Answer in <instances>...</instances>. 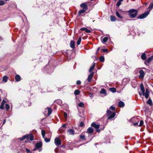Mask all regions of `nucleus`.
<instances>
[{
	"instance_id": "obj_47",
	"label": "nucleus",
	"mask_w": 153,
	"mask_h": 153,
	"mask_svg": "<svg viewBox=\"0 0 153 153\" xmlns=\"http://www.w3.org/2000/svg\"><path fill=\"white\" fill-rule=\"evenodd\" d=\"M110 109L111 110H112L113 111L115 110V107H113V106H111L110 107Z\"/></svg>"
},
{
	"instance_id": "obj_37",
	"label": "nucleus",
	"mask_w": 153,
	"mask_h": 153,
	"mask_svg": "<svg viewBox=\"0 0 153 153\" xmlns=\"http://www.w3.org/2000/svg\"><path fill=\"white\" fill-rule=\"evenodd\" d=\"M110 91L113 92V93H115V88H111L109 89Z\"/></svg>"
},
{
	"instance_id": "obj_29",
	"label": "nucleus",
	"mask_w": 153,
	"mask_h": 153,
	"mask_svg": "<svg viewBox=\"0 0 153 153\" xmlns=\"http://www.w3.org/2000/svg\"><path fill=\"white\" fill-rule=\"evenodd\" d=\"M99 59L100 61H101L102 62H103L105 60V58L104 56H101L100 58Z\"/></svg>"
},
{
	"instance_id": "obj_49",
	"label": "nucleus",
	"mask_w": 153,
	"mask_h": 153,
	"mask_svg": "<svg viewBox=\"0 0 153 153\" xmlns=\"http://www.w3.org/2000/svg\"><path fill=\"white\" fill-rule=\"evenodd\" d=\"M64 117L65 119L67 118V114L65 112H64Z\"/></svg>"
},
{
	"instance_id": "obj_16",
	"label": "nucleus",
	"mask_w": 153,
	"mask_h": 153,
	"mask_svg": "<svg viewBox=\"0 0 153 153\" xmlns=\"http://www.w3.org/2000/svg\"><path fill=\"white\" fill-rule=\"evenodd\" d=\"M125 105L124 103L122 101H120L118 103V106L120 108L123 107Z\"/></svg>"
},
{
	"instance_id": "obj_3",
	"label": "nucleus",
	"mask_w": 153,
	"mask_h": 153,
	"mask_svg": "<svg viewBox=\"0 0 153 153\" xmlns=\"http://www.w3.org/2000/svg\"><path fill=\"white\" fill-rule=\"evenodd\" d=\"M91 127H93L95 128L96 131L97 132H100V131L103 130L104 128V126L100 127V125L97 124L94 122L92 123L91 125Z\"/></svg>"
},
{
	"instance_id": "obj_54",
	"label": "nucleus",
	"mask_w": 153,
	"mask_h": 153,
	"mask_svg": "<svg viewBox=\"0 0 153 153\" xmlns=\"http://www.w3.org/2000/svg\"><path fill=\"white\" fill-rule=\"evenodd\" d=\"M6 119H4V121H3V123H2V124H3V125L5 123V122H6Z\"/></svg>"
},
{
	"instance_id": "obj_21",
	"label": "nucleus",
	"mask_w": 153,
	"mask_h": 153,
	"mask_svg": "<svg viewBox=\"0 0 153 153\" xmlns=\"http://www.w3.org/2000/svg\"><path fill=\"white\" fill-rule=\"evenodd\" d=\"M86 10L84 9L82 10H80L78 14V16H80L81 13H85V12Z\"/></svg>"
},
{
	"instance_id": "obj_36",
	"label": "nucleus",
	"mask_w": 153,
	"mask_h": 153,
	"mask_svg": "<svg viewBox=\"0 0 153 153\" xmlns=\"http://www.w3.org/2000/svg\"><path fill=\"white\" fill-rule=\"evenodd\" d=\"M110 19L111 21H115V16H110Z\"/></svg>"
},
{
	"instance_id": "obj_11",
	"label": "nucleus",
	"mask_w": 153,
	"mask_h": 153,
	"mask_svg": "<svg viewBox=\"0 0 153 153\" xmlns=\"http://www.w3.org/2000/svg\"><path fill=\"white\" fill-rule=\"evenodd\" d=\"M139 73L140 74V75L139 76V77L140 78L143 79L144 75L145 73L143 70H140L139 71Z\"/></svg>"
},
{
	"instance_id": "obj_7",
	"label": "nucleus",
	"mask_w": 153,
	"mask_h": 153,
	"mask_svg": "<svg viewBox=\"0 0 153 153\" xmlns=\"http://www.w3.org/2000/svg\"><path fill=\"white\" fill-rule=\"evenodd\" d=\"M54 143L57 146L61 144V141L59 137H56L55 139Z\"/></svg>"
},
{
	"instance_id": "obj_43",
	"label": "nucleus",
	"mask_w": 153,
	"mask_h": 153,
	"mask_svg": "<svg viewBox=\"0 0 153 153\" xmlns=\"http://www.w3.org/2000/svg\"><path fill=\"white\" fill-rule=\"evenodd\" d=\"M143 124V120H141L140 122V123L139 125V126H141Z\"/></svg>"
},
{
	"instance_id": "obj_1",
	"label": "nucleus",
	"mask_w": 153,
	"mask_h": 153,
	"mask_svg": "<svg viewBox=\"0 0 153 153\" xmlns=\"http://www.w3.org/2000/svg\"><path fill=\"white\" fill-rule=\"evenodd\" d=\"M153 8V3H151L148 9H149L150 10L149 11H146L140 15L138 16V19H142L144 18H145L149 14V11L150 10Z\"/></svg>"
},
{
	"instance_id": "obj_15",
	"label": "nucleus",
	"mask_w": 153,
	"mask_h": 153,
	"mask_svg": "<svg viewBox=\"0 0 153 153\" xmlns=\"http://www.w3.org/2000/svg\"><path fill=\"white\" fill-rule=\"evenodd\" d=\"M67 132L69 133V134L71 135H74V131L73 129H68L67 131Z\"/></svg>"
},
{
	"instance_id": "obj_50",
	"label": "nucleus",
	"mask_w": 153,
	"mask_h": 153,
	"mask_svg": "<svg viewBox=\"0 0 153 153\" xmlns=\"http://www.w3.org/2000/svg\"><path fill=\"white\" fill-rule=\"evenodd\" d=\"M84 124L83 122H81L79 124V126L81 127H82L84 126Z\"/></svg>"
},
{
	"instance_id": "obj_62",
	"label": "nucleus",
	"mask_w": 153,
	"mask_h": 153,
	"mask_svg": "<svg viewBox=\"0 0 153 153\" xmlns=\"http://www.w3.org/2000/svg\"><path fill=\"white\" fill-rule=\"evenodd\" d=\"M91 1H93L94 0H90Z\"/></svg>"
},
{
	"instance_id": "obj_17",
	"label": "nucleus",
	"mask_w": 153,
	"mask_h": 153,
	"mask_svg": "<svg viewBox=\"0 0 153 153\" xmlns=\"http://www.w3.org/2000/svg\"><path fill=\"white\" fill-rule=\"evenodd\" d=\"M70 47L73 49L75 48V42L74 41H71L70 43Z\"/></svg>"
},
{
	"instance_id": "obj_18",
	"label": "nucleus",
	"mask_w": 153,
	"mask_h": 153,
	"mask_svg": "<svg viewBox=\"0 0 153 153\" xmlns=\"http://www.w3.org/2000/svg\"><path fill=\"white\" fill-rule=\"evenodd\" d=\"M15 79L16 81L19 82L20 80L21 77L19 75H16L15 76Z\"/></svg>"
},
{
	"instance_id": "obj_23",
	"label": "nucleus",
	"mask_w": 153,
	"mask_h": 153,
	"mask_svg": "<svg viewBox=\"0 0 153 153\" xmlns=\"http://www.w3.org/2000/svg\"><path fill=\"white\" fill-rule=\"evenodd\" d=\"M100 93L102 94H104L106 95V91L104 88L101 89V90L100 91Z\"/></svg>"
},
{
	"instance_id": "obj_51",
	"label": "nucleus",
	"mask_w": 153,
	"mask_h": 153,
	"mask_svg": "<svg viewBox=\"0 0 153 153\" xmlns=\"http://www.w3.org/2000/svg\"><path fill=\"white\" fill-rule=\"evenodd\" d=\"M86 28L82 27L80 28V30L82 31L85 30Z\"/></svg>"
},
{
	"instance_id": "obj_10",
	"label": "nucleus",
	"mask_w": 153,
	"mask_h": 153,
	"mask_svg": "<svg viewBox=\"0 0 153 153\" xmlns=\"http://www.w3.org/2000/svg\"><path fill=\"white\" fill-rule=\"evenodd\" d=\"M47 111L48 112L47 115V116H48L50 115L52 113V111L51 108H48L45 109V113H44L45 115L46 114L45 113Z\"/></svg>"
},
{
	"instance_id": "obj_27",
	"label": "nucleus",
	"mask_w": 153,
	"mask_h": 153,
	"mask_svg": "<svg viewBox=\"0 0 153 153\" xmlns=\"http://www.w3.org/2000/svg\"><path fill=\"white\" fill-rule=\"evenodd\" d=\"M8 77L6 76H4L2 79V81L4 82H6L7 81Z\"/></svg>"
},
{
	"instance_id": "obj_46",
	"label": "nucleus",
	"mask_w": 153,
	"mask_h": 153,
	"mask_svg": "<svg viewBox=\"0 0 153 153\" xmlns=\"http://www.w3.org/2000/svg\"><path fill=\"white\" fill-rule=\"evenodd\" d=\"M101 51H102L104 52H106L108 51V50L107 49H102Z\"/></svg>"
},
{
	"instance_id": "obj_33",
	"label": "nucleus",
	"mask_w": 153,
	"mask_h": 153,
	"mask_svg": "<svg viewBox=\"0 0 153 153\" xmlns=\"http://www.w3.org/2000/svg\"><path fill=\"white\" fill-rule=\"evenodd\" d=\"M45 140V141L46 143L49 142L50 141V138H47L46 137H44V138H43Z\"/></svg>"
},
{
	"instance_id": "obj_12",
	"label": "nucleus",
	"mask_w": 153,
	"mask_h": 153,
	"mask_svg": "<svg viewBox=\"0 0 153 153\" xmlns=\"http://www.w3.org/2000/svg\"><path fill=\"white\" fill-rule=\"evenodd\" d=\"M152 60H153V56L149 58L145 62V64L147 65Z\"/></svg>"
},
{
	"instance_id": "obj_13",
	"label": "nucleus",
	"mask_w": 153,
	"mask_h": 153,
	"mask_svg": "<svg viewBox=\"0 0 153 153\" xmlns=\"http://www.w3.org/2000/svg\"><path fill=\"white\" fill-rule=\"evenodd\" d=\"M80 6L84 9L87 10L88 9L87 5L85 3H83L81 4Z\"/></svg>"
},
{
	"instance_id": "obj_20",
	"label": "nucleus",
	"mask_w": 153,
	"mask_h": 153,
	"mask_svg": "<svg viewBox=\"0 0 153 153\" xmlns=\"http://www.w3.org/2000/svg\"><path fill=\"white\" fill-rule=\"evenodd\" d=\"M55 102L59 105H61L62 104V100L60 99H58L56 100Z\"/></svg>"
},
{
	"instance_id": "obj_34",
	"label": "nucleus",
	"mask_w": 153,
	"mask_h": 153,
	"mask_svg": "<svg viewBox=\"0 0 153 153\" xmlns=\"http://www.w3.org/2000/svg\"><path fill=\"white\" fill-rule=\"evenodd\" d=\"M78 106L81 107H83L84 106V105L83 103L81 102L78 104Z\"/></svg>"
},
{
	"instance_id": "obj_14",
	"label": "nucleus",
	"mask_w": 153,
	"mask_h": 153,
	"mask_svg": "<svg viewBox=\"0 0 153 153\" xmlns=\"http://www.w3.org/2000/svg\"><path fill=\"white\" fill-rule=\"evenodd\" d=\"M94 131V129L92 128L91 127H89L87 130V132L90 134H91L93 133Z\"/></svg>"
},
{
	"instance_id": "obj_30",
	"label": "nucleus",
	"mask_w": 153,
	"mask_h": 153,
	"mask_svg": "<svg viewBox=\"0 0 153 153\" xmlns=\"http://www.w3.org/2000/svg\"><path fill=\"white\" fill-rule=\"evenodd\" d=\"M80 93V91L78 90H76L74 91V94L75 95H79Z\"/></svg>"
},
{
	"instance_id": "obj_28",
	"label": "nucleus",
	"mask_w": 153,
	"mask_h": 153,
	"mask_svg": "<svg viewBox=\"0 0 153 153\" xmlns=\"http://www.w3.org/2000/svg\"><path fill=\"white\" fill-rule=\"evenodd\" d=\"M81 41V37H79L77 41V45H78L80 44Z\"/></svg>"
},
{
	"instance_id": "obj_63",
	"label": "nucleus",
	"mask_w": 153,
	"mask_h": 153,
	"mask_svg": "<svg viewBox=\"0 0 153 153\" xmlns=\"http://www.w3.org/2000/svg\"><path fill=\"white\" fill-rule=\"evenodd\" d=\"M115 92L116 91V89H115Z\"/></svg>"
},
{
	"instance_id": "obj_25",
	"label": "nucleus",
	"mask_w": 153,
	"mask_h": 153,
	"mask_svg": "<svg viewBox=\"0 0 153 153\" xmlns=\"http://www.w3.org/2000/svg\"><path fill=\"white\" fill-rule=\"evenodd\" d=\"M147 103L149 105L151 106L152 105V102L151 99L150 98H149L148 101H147Z\"/></svg>"
},
{
	"instance_id": "obj_56",
	"label": "nucleus",
	"mask_w": 153,
	"mask_h": 153,
	"mask_svg": "<svg viewBox=\"0 0 153 153\" xmlns=\"http://www.w3.org/2000/svg\"><path fill=\"white\" fill-rule=\"evenodd\" d=\"M62 88H63V87L61 88H58V90L59 91L61 90Z\"/></svg>"
},
{
	"instance_id": "obj_48",
	"label": "nucleus",
	"mask_w": 153,
	"mask_h": 153,
	"mask_svg": "<svg viewBox=\"0 0 153 153\" xmlns=\"http://www.w3.org/2000/svg\"><path fill=\"white\" fill-rule=\"evenodd\" d=\"M81 83V82L79 80H77L76 82V84L77 85H80Z\"/></svg>"
},
{
	"instance_id": "obj_5",
	"label": "nucleus",
	"mask_w": 153,
	"mask_h": 153,
	"mask_svg": "<svg viewBox=\"0 0 153 153\" xmlns=\"http://www.w3.org/2000/svg\"><path fill=\"white\" fill-rule=\"evenodd\" d=\"M106 115L108 117L107 120H111L115 117V111L112 112L109 110H108L106 111Z\"/></svg>"
},
{
	"instance_id": "obj_32",
	"label": "nucleus",
	"mask_w": 153,
	"mask_h": 153,
	"mask_svg": "<svg viewBox=\"0 0 153 153\" xmlns=\"http://www.w3.org/2000/svg\"><path fill=\"white\" fill-rule=\"evenodd\" d=\"M116 15L119 18L122 19L123 18V16H121L117 11H116Z\"/></svg>"
},
{
	"instance_id": "obj_8",
	"label": "nucleus",
	"mask_w": 153,
	"mask_h": 153,
	"mask_svg": "<svg viewBox=\"0 0 153 153\" xmlns=\"http://www.w3.org/2000/svg\"><path fill=\"white\" fill-rule=\"evenodd\" d=\"M25 136H26L25 139L27 140H30V141H32L34 139L33 136L32 134L25 135Z\"/></svg>"
},
{
	"instance_id": "obj_35",
	"label": "nucleus",
	"mask_w": 153,
	"mask_h": 153,
	"mask_svg": "<svg viewBox=\"0 0 153 153\" xmlns=\"http://www.w3.org/2000/svg\"><path fill=\"white\" fill-rule=\"evenodd\" d=\"M94 65H91L90 67L89 71V72H91L94 68Z\"/></svg>"
},
{
	"instance_id": "obj_44",
	"label": "nucleus",
	"mask_w": 153,
	"mask_h": 153,
	"mask_svg": "<svg viewBox=\"0 0 153 153\" xmlns=\"http://www.w3.org/2000/svg\"><path fill=\"white\" fill-rule=\"evenodd\" d=\"M4 2L1 0H0V5H2L4 4Z\"/></svg>"
},
{
	"instance_id": "obj_58",
	"label": "nucleus",
	"mask_w": 153,
	"mask_h": 153,
	"mask_svg": "<svg viewBox=\"0 0 153 153\" xmlns=\"http://www.w3.org/2000/svg\"><path fill=\"white\" fill-rule=\"evenodd\" d=\"M61 146L62 147H65V146L64 145H62Z\"/></svg>"
},
{
	"instance_id": "obj_42",
	"label": "nucleus",
	"mask_w": 153,
	"mask_h": 153,
	"mask_svg": "<svg viewBox=\"0 0 153 153\" xmlns=\"http://www.w3.org/2000/svg\"><path fill=\"white\" fill-rule=\"evenodd\" d=\"M85 31L88 33H90L91 32V30H90L88 29L87 28H86Z\"/></svg>"
},
{
	"instance_id": "obj_61",
	"label": "nucleus",
	"mask_w": 153,
	"mask_h": 153,
	"mask_svg": "<svg viewBox=\"0 0 153 153\" xmlns=\"http://www.w3.org/2000/svg\"><path fill=\"white\" fill-rule=\"evenodd\" d=\"M1 97H0V102L1 101Z\"/></svg>"
},
{
	"instance_id": "obj_26",
	"label": "nucleus",
	"mask_w": 153,
	"mask_h": 153,
	"mask_svg": "<svg viewBox=\"0 0 153 153\" xmlns=\"http://www.w3.org/2000/svg\"><path fill=\"white\" fill-rule=\"evenodd\" d=\"M108 39V38L107 37H105L102 39V42L104 44L105 43L107 42Z\"/></svg>"
},
{
	"instance_id": "obj_45",
	"label": "nucleus",
	"mask_w": 153,
	"mask_h": 153,
	"mask_svg": "<svg viewBox=\"0 0 153 153\" xmlns=\"http://www.w3.org/2000/svg\"><path fill=\"white\" fill-rule=\"evenodd\" d=\"M25 150L27 153H31V152L30 151V150L26 148H25Z\"/></svg>"
},
{
	"instance_id": "obj_40",
	"label": "nucleus",
	"mask_w": 153,
	"mask_h": 153,
	"mask_svg": "<svg viewBox=\"0 0 153 153\" xmlns=\"http://www.w3.org/2000/svg\"><path fill=\"white\" fill-rule=\"evenodd\" d=\"M80 138L82 140L85 139V136L84 135H80Z\"/></svg>"
},
{
	"instance_id": "obj_9",
	"label": "nucleus",
	"mask_w": 153,
	"mask_h": 153,
	"mask_svg": "<svg viewBox=\"0 0 153 153\" xmlns=\"http://www.w3.org/2000/svg\"><path fill=\"white\" fill-rule=\"evenodd\" d=\"M94 72H93L91 73L88 76L87 80L88 82H90L91 81L94 75Z\"/></svg>"
},
{
	"instance_id": "obj_52",
	"label": "nucleus",
	"mask_w": 153,
	"mask_h": 153,
	"mask_svg": "<svg viewBox=\"0 0 153 153\" xmlns=\"http://www.w3.org/2000/svg\"><path fill=\"white\" fill-rule=\"evenodd\" d=\"M138 122H137L134 123L133 125L135 126L137 125L138 124Z\"/></svg>"
},
{
	"instance_id": "obj_31",
	"label": "nucleus",
	"mask_w": 153,
	"mask_h": 153,
	"mask_svg": "<svg viewBox=\"0 0 153 153\" xmlns=\"http://www.w3.org/2000/svg\"><path fill=\"white\" fill-rule=\"evenodd\" d=\"M41 134L43 138H44L45 134V131L44 130H42L41 131Z\"/></svg>"
},
{
	"instance_id": "obj_4",
	"label": "nucleus",
	"mask_w": 153,
	"mask_h": 153,
	"mask_svg": "<svg viewBox=\"0 0 153 153\" xmlns=\"http://www.w3.org/2000/svg\"><path fill=\"white\" fill-rule=\"evenodd\" d=\"M128 13L131 18H134L137 15L138 11L135 9H132L128 11Z\"/></svg>"
},
{
	"instance_id": "obj_39",
	"label": "nucleus",
	"mask_w": 153,
	"mask_h": 153,
	"mask_svg": "<svg viewBox=\"0 0 153 153\" xmlns=\"http://www.w3.org/2000/svg\"><path fill=\"white\" fill-rule=\"evenodd\" d=\"M5 107L7 110H8L10 108V106L8 104H5Z\"/></svg>"
},
{
	"instance_id": "obj_57",
	"label": "nucleus",
	"mask_w": 153,
	"mask_h": 153,
	"mask_svg": "<svg viewBox=\"0 0 153 153\" xmlns=\"http://www.w3.org/2000/svg\"><path fill=\"white\" fill-rule=\"evenodd\" d=\"M139 95H140V96H142V94H141L140 92H139Z\"/></svg>"
},
{
	"instance_id": "obj_41",
	"label": "nucleus",
	"mask_w": 153,
	"mask_h": 153,
	"mask_svg": "<svg viewBox=\"0 0 153 153\" xmlns=\"http://www.w3.org/2000/svg\"><path fill=\"white\" fill-rule=\"evenodd\" d=\"M121 2L118 1L117 2V3L116 5L117 7H119L121 5Z\"/></svg>"
},
{
	"instance_id": "obj_38",
	"label": "nucleus",
	"mask_w": 153,
	"mask_h": 153,
	"mask_svg": "<svg viewBox=\"0 0 153 153\" xmlns=\"http://www.w3.org/2000/svg\"><path fill=\"white\" fill-rule=\"evenodd\" d=\"M26 136L24 135L22 137L19 138V139L20 141H22L24 139H25V137H26Z\"/></svg>"
},
{
	"instance_id": "obj_24",
	"label": "nucleus",
	"mask_w": 153,
	"mask_h": 153,
	"mask_svg": "<svg viewBox=\"0 0 153 153\" xmlns=\"http://www.w3.org/2000/svg\"><path fill=\"white\" fill-rule=\"evenodd\" d=\"M53 71V69L52 68L50 67L48 68V69L47 71V72L49 74H50Z\"/></svg>"
},
{
	"instance_id": "obj_53",
	"label": "nucleus",
	"mask_w": 153,
	"mask_h": 153,
	"mask_svg": "<svg viewBox=\"0 0 153 153\" xmlns=\"http://www.w3.org/2000/svg\"><path fill=\"white\" fill-rule=\"evenodd\" d=\"M66 126V125L65 124H64L62 126V127L63 128H65Z\"/></svg>"
},
{
	"instance_id": "obj_19",
	"label": "nucleus",
	"mask_w": 153,
	"mask_h": 153,
	"mask_svg": "<svg viewBox=\"0 0 153 153\" xmlns=\"http://www.w3.org/2000/svg\"><path fill=\"white\" fill-rule=\"evenodd\" d=\"M5 102L6 101L4 100H2L0 106V109H4V105Z\"/></svg>"
},
{
	"instance_id": "obj_6",
	"label": "nucleus",
	"mask_w": 153,
	"mask_h": 153,
	"mask_svg": "<svg viewBox=\"0 0 153 153\" xmlns=\"http://www.w3.org/2000/svg\"><path fill=\"white\" fill-rule=\"evenodd\" d=\"M42 144L41 142L36 143L35 145V148L33 150L35 151L37 149L39 150V152H41L42 150Z\"/></svg>"
},
{
	"instance_id": "obj_55",
	"label": "nucleus",
	"mask_w": 153,
	"mask_h": 153,
	"mask_svg": "<svg viewBox=\"0 0 153 153\" xmlns=\"http://www.w3.org/2000/svg\"><path fill=\"white\" fill-rule=\"evenodd\" d=\"M100 50V48L98 47L97 50V53Z\"/></svg>"
},
{
	"instance_id": "obj_59",
	"label": "nucleus",
	"mask_w": 153,
	"mask_h": 153,
	"mask_svg": "<svg viewBox=\"0 0 153 153\" xmlns=\"http://www.w3.org/2000/svg\"><path fill=\"white\" fill-rule=\"evenodd\" d=\"M95 63H94L93 65H94L95 66Z\"/></svg>"
},
{
	"instance_id": "obj_60",
	"label": "nucleus",
	"mask_w": 153,
	"mask_h": 153,
	"mask_svg": "<svg viewBox=\"0 0 153 153\" xmlns=\"http://www.w3.org/2000/svg\"><path fill=\"white\" fill-rule=\"evenodd\" d=\"M123 0H118V1H120L121 2Z\"/></svg>"
},
{
	"instance_id": "obj_2",
	"label": "nucleus",
	"mask_w": 153,
	"mask_h": 153,
	"mask_svg": "<svg viewBox=\"0 0 153 153\" xmlns=\"http://www.w3.org/2000/svg\"><path fill=\"white\" fill-rule=\"evenodd\" d=\"M141 90L142 91L143 96H145L146 99L149 97V91L148 89H146V92L145 93V88L143 84L141 83L140 85Z\"/></svg>"
},
{
	"instance_id": "obj_22",
	"label": "nucleus",
	"mask_w": 153,
	"mask_h": 153,
	"mask_svg": "<svg viewBox=\"0 0 153 153\" xmlns=\"http://www.w3.org/2000/svg\"><path fill=\"white\" fill-rule=\"evenodd\" d=\"M141 58L143 60L146 59V54L144 53H143L141 55Z\"/></svg>"
}]
</instances>
